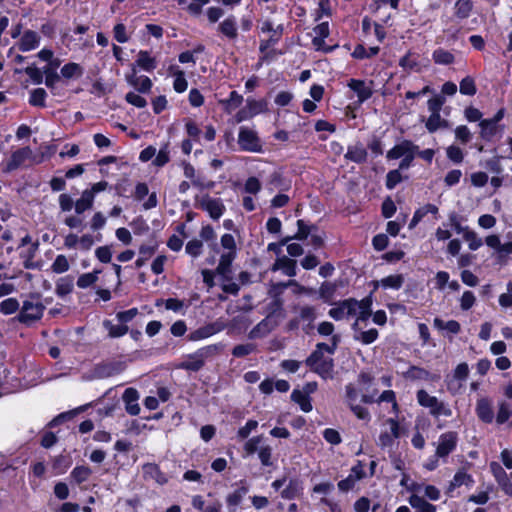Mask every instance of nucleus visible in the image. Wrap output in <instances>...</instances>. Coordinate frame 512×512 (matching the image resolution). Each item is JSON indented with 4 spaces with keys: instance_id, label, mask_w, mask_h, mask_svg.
I'll return each instance as SVG.
<instances>
[{
    "instance_id": "nucleus-1",
    "label": "nucleus",
    "mask_w": 512,
    "mask_h": 512,
    "mask_svg": "<svg viewBox=\"0 0 512 512\" xmlns=\"http://www.w3.org/2000/svg\"><path fill=\"white\" fill-rule=\"evenodd\" d=\"M324 348H317L307 357L305 364L309 369L323 379H332L334 372V359L332 355L326 356Z\"/></svg>"
},
{
    "instance_id": "nucleus-2",
    "label": "nucleus",
    "mask_w": 512,
    "mask_h": 512,
    "mask_svg": "<svg viewBox=\"0 0 512 512\" xmlns=\"http://www.w3.org/2000/svg\"><path fill=\"white\" fill-rule=\"evenodd\" d=\"M195 206L206 211L213 220H218L225 212V206L220 198H212L209 194L195 197Z\"/></svg>"
},
{
    "instance_id": "nucleus-3",
    "label": "nucleus",
    "mask_w": 512,
    "mask_h": 512,
    "mask_svg": "<svg viewBox=\"0 0 512 512\" xmlns=\"http://www.w3.org/2000/svg\"><path fill=\"white\" fill-rule=\"evenodd\" d=\"M44 310L45 306L39 300H25L21 311L17 316V320L23 324L30 325L31 323L41 319Z\"/></svg>"
},
{
    "instance_id": "nucleus-4",
    "label": "nucleus",
    "mask_w": 512,
    "mask_h": 512,
    "mask_svg": "<svg viewBox=\"0 0 512 512\" xmlns=\"http://www.w3.org/2000/svg\"><path fill=\"white\" fill-rule=\"evenodd\" d=\"M126 369L123 361H103L94 366L91 373L93 379H105L122 373Z\"/></svg>"
},
{
    "instance_id": "nucleus-5",
    "label": "nucleus",
    "mask_w": 512,
    "mask_h": 512,
    "mask_svg": "<svg viewBox=\"0 0 512 512\" xmlns=\"http://www.w3.org/2000/svg\"><path fill=\"white\" fill-rule=\"evenodd\" d=\"M417 400L421 406L429 408L433 416L451 415V410L447 408L444 403L440 402L435 396L429 395L425 390H419L417 392Z\"/></svg>"
},
{
    "instance_id": "nucleus-6",
    "label": "nucleus",
    "mask_w": 512,
    "mask_h": 512,
    "mask_svg": "<svg viewBox=\"0 0 512 512\" xmlns=\"http://www.w3.org/2000/svg\"><path fill=\"white\" fill-rule=\"evenodd\" d=\"M238 144L243 151L259 153L262 151V144L257 133L248 128L241 127L238 135Z\"/></svg>"
},
{
    "instance_id": "nucleus-7",
    "label": "nucleus",
    "mask_w": 512,
    "mask_h": 512,
    "mask_svg": "<svg viewBox=\"0 0 512 512\" xmlns=\"http://www.w3.org/2000/svg\"><path fill=\"white\" fill-rule=\"evenodd\" d=\"M458 434L454 431L443 433L439 437V443L436 448L435 457L446 458L457 446Z\"/></svg>"
},
{
    "instance_id": "nucleus-8",
    "label": "nucleus",
    "mask_w": 512,
    "mask_h": 512,
    "mask_svg": "<svg viewBox=\"0 0 512 512\" xmlns=\"http://www.w3.org/2000/svg\"><path fill=\"white\" fill-rule=\"evenodd\" d=\"M469 376V366L466 362L460 363L456 366L453 375L446 377L447 389L452 393H457L462 383L466 381Z\"/></svg>"
},
{
    "instance_id": "nucleus-9",
    "label": "nucleus",
    "mask_w": 512,
    "mask_h": 512,
    "mask_svg": "<svg viewBox=\"0 0 512 512\" xmlns=\"http://www.w3.org/2000/svg\"><path fill=\"white\" fill-rule=\"evenodd\" d=\"M490 470L504 493L512 497V482L503 467L497 462H491Z\"/></svg>"
},
{
    "instance_id": "nucleus-10",
    "label": "nucleus",
    "mask_w": 512,
    "mask_h": 512,
    "mask_svg": "<svg viewBox=\"0 0 512 512\" xmlns=\"http://www.w3.org/2000/svg\"><path fill=\"white\" fill-rule=\"evenodd\" d=\"M224 328V324L220 322L209 323L192 331L188 335V339L190 341H199L222 331Z\"/></svg>"
},
{
    "instance_id": "nucleus-11",
    "label": "nucleus",
    "mask_w": 512,
    "mask_h": 512,
    "mask_svg": "<svg viewBox=\"0 0 512 512\" xmlns=\"http://www.w3.org/2000/svg\"><path fill=\"white\" fill-rule=\"evenodd\" d=\"M386 423L390 425L391 432L385 431L379 435L378 445L381 448L392 447L394 439L400 437V427L398 421L393 418H389L386 420Z\"/></svg>"
},
{
    "instance_id": "nucleus-12",
    "label": "nucleus",
    "mask_w": 512,
    "mask_h": 512,
    "mask_svg": "<svg viewBox=\"0 0 512 512\" xmlns=\"http://www.w3.org/2000/svg\"><path fill=\"white\" fill-rule=\"evenodd\" d=\"M277 325V321L270 317H265L249 332L248 337L250 339L263 338L273 331Z\"/></svg>"
},
{
    "instance_id": "nucleus-13",
    "label": "nucleus",
    "mask_w": 512,
    "mask_h": 512,
    "mask_svg": "<svg viewBox=\"0 0 512 512\" xmlns=\"http://www.w3.org/2000/svg\"><path fill=\"white\" fill-rule=\"evenodd\" d=\"M122 399L125 403V409L128 414L136 416L140 413V406L137 403L139 393L135 388H127L122 395Z\"/></svg>"
},
{
    "instance_id": "nucleus-14",
    "label": "nucleus",
    "mask_w": 512,
    "mask_h": 512,
    "mask_svg": "<svg viewBox=\"0 0 512 512\" xmlns=\"http://www.w3.org/2000/svg\"><path fill=\"white\" fill-rule=\"evenodd\" d=\"M135 66L132 68V73L126 75V81L131 86L135 87L140 93H148L152 88V81L147 76L138 77Z\"/></svg>"
},
{
    "instance_id": "nucleus-15",
    "label": "nucleus",
    "mask_w": 512,
    "mask_h": 512,
    "mask_svg": "<svg viewBox=\"0 0 512 512\" xmlns=\"http://www.w3.org/2000/svg\"><path fill=\"white\" fill-rule=\"evenodd\" d=\"M418 151V146L415 145L410 140H403L400 144L395 145L392 149H390L386 157L388 160L399 159L409 154L410 152Z\"/></svg>"
},
{
    "instance_id": "nucleus-16",
    "label": "nucleus",
    "mask_w": 512,
    "mask_h": 512,
    "mask_svg": "<svg viewBox=\"0 0 512 512\" xmlns=\"http://www.w3.org/2000/svg\"><path fill=\"white\" fill-rule=\"evenodd\" d=\"M344 157L346 160L362 164L367 161L368 153L364 145L358 141L355 144L348 146Z\"/></svg>"
},
{
    "instance_id": "nucleus-17",
    "label": "nucleus",
    "mask_w": 512,
    "mask_h": 512,
    "mask_svg": "<svg viewBox=\"0 0 512 512\" xmlns=\"http://www.w3.org/2000/svg\"><path fill=\"white\" fill-rule=\"evenodd\" d=\"M476 414L478 418L484 423L490 424L493 422L494 411L492 403L488 398H481L477 401Z\"/></svg>"
},
{
    "instance_id": "nucleus-18",
    "label": "nucleus",
    "mask_w": 512,
    "mask_h": 512,
    "mask_svg": "<svg viewBox=\"0 0 512 512\" xmlns=\"http://www.w3.org/2000/svg\"><path fill=\"white\" fill-rule=\"evenodd\" d=\"M347 86L357 94L359 103L368 100L373 94L372 88L367 86L363 80L350 79Z\"/></svg>"
},
{
    "instance_id": "nucleus-19",
    "label": "nucleus",
    "mask_w": 512,
    "mask_h": 512,
    "mask_svg": "<svg viewBox=\"0 0 512 512\" xmlns=\"http://www.w3.org/2000/svg\"><path fill=\"white\" fill-rule=\"evenodd\" d=\"M40 36L33 30H26L18 44L19 50L27 52L33 50L39 46Z\"/></svg>"
},
{
    "instance_id": "nucleus-20",
    "label": "nucleus",
    "mask_w": 512,
    "mask_h": 512,
    "mask_svg": "<svg viewBox=\"0 0 512 512\" xmlns=\"http://www.w3.org/2000/svg\"><path fill=\"white\" fill-rule=\"evenodd\" d=\"M272 270L273 271L282 270V272L285 275H287L289 277H293L297 273V263L295 260H293L287 256H282L276 260V262L273 265Z\"/></svg>"
},
{
    "instance_id": "nucleus-21",
    "label": "nucleus",
    "mask_w": 512,
    "mask_h": 512,
    "mask_svg": "<svg viewBox=\"0 0 512 512\" xmlns=\"http://www.w3.org/2000/svg\"><path fill=\"white\" fill-rule=\"evenodd\" d=\"M143 475L146 479H152L160 485L166 484L167 476L160 470L155 463H147L143 466Z\"/></svg>"
},
{
    "instance_id": "nucleus-22",
    "label": "nucleus",
    "mask_w": 512,
    "mask_h": 512,
    "mask_svg": "<svg viewBox=\"0 0 512 512\" xmlns=\"http://www.w3.org/2000/svg\"><path fill=\"white\" fill-rule=\"evenodd\" d=\"M218 30L228 39H236L238 36L236 18L233 15L228 16L219 24Z\"/></svg>"
},
{
    "instance_id": "nucleus-23",
    "label": "nucleus",
    "mask_w": 512,
    "mask_h": 512,
    "mask_svg": "<svg viewBox=\"0 0 512 512\" xmlns=\"http://www.w3.org/2000/svg\"><path fill=\"white\" fill-rule=\"evenodd\" d=\"M31 150L29 147L20 148L14 151L11 155L10 161L7 164L8 170H15L21 166L25 160L30 156Z\"/></svg>"
},
{
    "instance_id": "nucleus-24",
    "label": "nucleus",
    "mask_w": 512,
    "mask_h": 512,
    "mask_svg": "<svg viewBox=\"0 0 512 512\" xmlns=\"http://www.w3.org/2000/svg\"><path fill=\"white\" fill-rule=\"evenodd\" d=\"M74 288V278L70 275L61 277L56 282L55 293L59 297L70 294Z\"/></svg>"
},
{
    "instance_id": "nucleus-25",
    "label": "nucleus",
    "mask_w": 512,
    "mask_h": 512,
    "mask_svg": "<svg viewBox=\"0 0 512 512\" xmlns=\"http://www.w3.org/2000/svg\"><path fill=\"white\" fill-rule=\"evenodd\" d=\"M409 504L416 509V512H436V506L427 502L423 497L412 494L409 497Z\"/></svg>"
},
{
    "instance_id": "nucleus-26",
    "label": "nucleus",
    "mask_w": 512,
    "mask_h": 512,
    "mask_svg": "<svg viewBox=\"0 0 512 512\" xmlns=\"http://www.w3.org/2000/svg\"><path fill=\"white\" fill-rule=\"evenodd\" d=\"M474 484V479L470 474H467L464 470H459L453 477V480L450 482L447 493L451 492L457 487L462 485L472 486Z\"/></svg>"
},
{
    "instance_id": "nucleus-27",
    "label": "nucleus",
    "mask_w": 512,
    "mask_h": 512,
    "mask_svg": "<svg viewBox=\"0 0 512 512\" xmlns=\"http://www.w3.org/2000/svg\"><path fill=\"white\" fill-rule=\"evenodd\" d=\"M94 197L86 189L82 192L81 197L75 202V212L80 215L93 207Z\"/></svg>"
},
{
    "instance_id": "nucleus-28",
    "label": "nucleus",
    "mask_w": 512,
    "mask_h": 512,
    "mask_svg": "<svg viewBox=\"0 0 512 512\" xmlns=\"http://www.w3.org/2000/svg\"><path fill=\"white\" fill-rule=\"evenodd\" d=\"M301 491V482L298 479H290L287 486L281 491V497L286 500H292L298 497Z\"/></svg>"
},
{
    "instance_id": "nucleus-29",
    "label": "nucleus",
    "mask_w": 512,
    "mask_h": 512,
    "mask_svg": "<svg viewBox=\"0 0 512 512\" xmlns=\"http://www.w3.org/2000/svg\"><path fill=\"white\" fill-rule=\"evenodd\" d=\"M291 400L297 403L303 412L308 413L312 410L310 397L299 389H294L292 391Z\"/></svg>"
},
{
    "instance_id": "nucleus-30",
    "label": "nucleus",
    "mask_w": 512,
    "mask_h": 512,
    "mask_svg": "<svg viewBox=\"0 0 512 512\" xmlns=\"http://www.w3.org/2000/svg\"><path fill=\"white\" fill-rule=\"evenodd\" d=\"M496 422L500 425L508 422V426L512 428V411L510 409V404L506 401H502L499 404Z\"/></svg>"
},
{
    "instance_id": "nucleus-31",
    "label": "nucleus",
    "mask_w": 512,
    "mask_h": 512,
    "mask_svg": "<svg viewBox=\"0 0 512 512\" xmlns=\"http://www.w3.org/2000/svg\"><path fill=\"white\" fill-rule=\"evenodd\" d=\"M103 327L108 331V336L110 338H118L124 336L129 328L127 325L121 324H113L110 320L103 321Z\"/></svg>"
},
{
    "instance_id": "nucleus-32",
    "label": "nucleus",
    "mask_w": 512,
    "mask_h": 512,
    "mask_svg": "<svg viewBox=\"0 0 512 512\" xmlns=\"http://www.w3.org/2000/svg\"><path fill=\"white\" fill-rule=\"evenodd\" d=\"M430 133L436 132L439 128H447L448 121L441 118L440 113H431L425 124Z\"/></svg>"
},
{
    "instance_id": "nucleus-33",
    "label": "nucleus",
    "mask_w": 512,
    "mask_h": 512,
    "mask_svg": "<svg viewBox=\"0 0 512 512\" xmlns=\"http://www.w3.org/2000/svg\"><path fill=\"white\" fill-rule=\"evenodd\" d=\"M404 378L409 380H429L430 372L418 366H410L409 369L403 373Z\"/></svg>"
},
{
    "instance_id": "nucleus-34",
    "label": "nucleus",
    "mask_w": 512,
    "mask_h": 512,
    "mask_svg": "<svg viewBox=\"0 0 512 512\" xmlns=\"http://www.w3.org/2000/svg\"><path fill=\"white\" fill-rule=\"evenodd\" d=\"M479 126L481 129L480 136L485 141H490L497 132V125L489 119L481 120Z\"/></svg>"
},
{
    "instance_id": "nucleus-35",
    "label": "nucleus",
    "mask_w": 512,
    "mask_h": 512,
    "mask_svg": "<svg viewBox=\"0 0 512 512\" xmlns=\"http://www.w3.org/2000/svg\"><path fill=\"white\" fill-rule=\"evenodd\" d=\"M136 64L148 72L153 71L157 66L155 58L150 57L147 51H140L138 53Z\"/></svg>"
},
{
    "instance_id": "nucleus-36",
    "label": "nucleus",
    "mask_w": 512,
    "mask_h": 512,
    "mask_svg": "<svg viewBox=\"0 0 512 512\" xmlns=\"http://www.w3.org/2000/svg\"><path fill=\"white\" fill-rule=\"evenodd\" d=\"M433 325L438 330H447L451 334H458L461 330V326L456 320H449L444 322L442 319L436 317L433 321Z\"/></svg>"
},
{
    "instance_id": "nucleus-37",
    "label": "nucleus",
    "mask_w": 512,
    "mask_h": 512,
    "mask_svg": "<svg viewBox=\"0 0 512 512\" xmlns=\"http://www.w3.org/2000/svg\"><path fill=\"white\" fill-rule=\"evenodd\" d=\"M236 256V252H227L221 255L216 271L220 275H226L230 272L231 264Z\"/></svg>"
},
{
    "instance_id": "nucleus-38",
    "label": "nucleus",
    "mask_w": 512,
    "mask_h": 512,
    "mask_svg": "<svg viewBox=\"0 0 512 512\" xmlns=\"http://www.w3.org/2000/svg\"><path fill=\"white\" fill-rule=\"evenodd\" d=\"M242 102L243 96L235 90L230 92L228 99L221 101L227 113H231L233 110L238 108Z\"/></svg>"
},
{
    "instance_id": "nucleus-39",
    "label": "nucleus",
    "mask_w": 512,
    "mask_h": 512,
    "mask_svg": "<svg viewBox=\"0 0 512 512\" xmlns=\"http://www.w3.org/2000/svg\"><path fill=\"white\" fill-rule=\"evenodd\" d=\"M473 9V2L471 0H458L455 3V16L459 19H466L469 17Z\"/></svg>"
},
{
    "instance_id": "nucleus-40",
    "label": "nucleus",
    "mask_w": 512,
    "mask_h": 512,
    "mask_svg": "<svg viewBox=\"0 0 512 512\" xmlns=\"http://www.w3.org/2000/svg\"><path fill=\"white\" fill-rule=\"evenodd\" d=\"M432 58L436 64H441V65L452 64L455 60L454 55L451 52H449L443 48H438V49L434 50V52L432 54Z\"/></svg>"
},
{
    "instance_id": "nucleus-41",
    "label": "nucleus",
    "mask_w": 512,
    "mask_h": 512,
    "mask_svg": "<svg viewBox=\"0 0 512 512\" xmlns=\"http://www.w3.org/2000/svg\"><path fill=\"white\" fill-rule=\"evenodd\" d=\"M204 365L203 360L196 357V353H193L188 355L187 359L181 363L180 367L188 371L197 372L202 369Z\"/></svg>"
},
{
    "instance_id": "nucleus-42",
    "label": "nucleus",
    "mask_w": 512,
    "mask_h": 512,
    "mask_svg": "<svg viewBox=\"0 0 512 512\" xmlns=\"http://www.w3.org/2000/svg\"><path fill=\"white\" fill-rule=\"evenodd\" d=\"M404 283V277L401 274L397 275H389L383 279H381L380 284L383 288L388 289H395L398 290L402 287Z\"/></svg>"
},
{
    "instance_id": "nucleus-43",
    "label": "nucleus",
    "mask_w": 512,
    "mask_h": 512,
    "mask_svg": "<svg viewBox=\"0 0 512 512\" xmlns=\"http://www.w3.org/2000/svg\"><path fill=\"white\" fill-rule=\"evenodd\" d=\"M99 273H101V270H94L91 273L80 275L77 280V286L82 289L92 286L97 282Z\"/></svg>"
},
{
    "instance_id": "nucleus-44",
    "label": "nucleus",
    "mask_w": 512,
    "mask_h": 512,
    "mask_svg": "<svg viewBox=\"0 0 512 512\" xmlns=\"http://www.w3.org/2000/svg\"><path fill=\"white\" fill-rule=\"evenodd\" d=\"M91 474L92 470L88 466H76L71 472V477L77 484H81L87 481Z\"/></svg>"
},
{
    "instance_id": "nucleus-45",
    "label": "nucleus",
    "mask_w": 512,
    "mask_h": 512,
    "mask_svg": "<svg viewBox=\"0 0 512 512\" xmlns=\"http://www.w3.org/2000/svg\"><path fill=\"white\" fill-rule=\"evenodd\" d=\"M82 74H83L82 67L79 64L74 63V62L65 64L61 68V75L67 79H70L73 77H80Z\"/></svg>"
},
{
    "instance_id": "nucleus-46",
    "label": "nucleus",
    "mask_w": 512,
    "mask_h": 512,
    "mask_svg": "<svg viewBox=\"0 0 512 512\" xmlns=\"http://www.w3.org/2000/svg\"><path fill=\"white\" fill-rule=\"evenodd\" d=\"M248 487L242 485L238 489H236L234 492L230 493L227 498L226 502L229 506H238L241 502L243 497L247 494Z\"/></svg>"
},
{
    "instance_id": "nucleus-47",
    "label": "nucleus",
    "mask_w": 512,
    "mask_h": 512,
    "mask_svg": "<svg viewBox=\"0 0 512 512\" xmlns=\"http://www.w3.org/2000/svg\"><path fill=\"white\" fill-rule=\"evenodd\" d=\"M47 93L43 88H36L31 91L29 103L32 106L45 107Z\"/></svg>"
},
{
    "instance_id": "nucleus-48",
    "label": "nucleus",
    "mask_w": 512,
    "mask_h": 512,
    "mask_svg": "<svg viewBox=\"0 0 512 512\" xmlns=\"http://www.w3.org/2000/svg\"><path fill=\"white\" fill-rule=\"evenodd\" d=\"M460 93L463 95L473 96L477 92L475 81L471 76H466L460 82Z\"/></svg>"
},
{
    "instance_id": "nucleus-49",
    "label": "nucleus",
    "mask_w": 512,
    "mask_h": 512,
    "mask_svg": "<svg viewBox=\"0 0 512 512\" xmlns=\"http://www.w3.org/2000/svg\"><path fill=\"white\" fill-rule=\"evenodd\" d=\"M283 304L284 301L282 298L272 299V301L267 305L268 314L266 317L274 319V317L281 316L283 312Z\"/></svg>"
},
{
    "instance_id": "nucleus-50",
    "label": "nucleus",
    "mask_w": 512,
    "mask_h": 512,
    "mask_svg": "<svg viewBox=\"0 0 512 512\" xmlns=\"http://www.w3.org/2000/svg\"><path fill=\"white\" fill-rule=\"evenodd\" d=\"M463 238H464L465 241L468 242L469 249L472 250V251L477 250L478 248H480L483 245V242H482L481 238H479L477 236V234L474 231L470 230V229H467L463 233Z\"/></svg>"
},
{
    "instance_id": "nucleus-51",
    "label": "nucleus",
    "mask_w": 512,
    "mask_h": 512,
    "mask_svg": "<svg viewBox=\"0 0 512 512\" xmlns=\"http://www.w3.org/2000/svg\"><path fill=\"white\" fill-rule=\"evenodd\" d=\"M298 231L293 236L290 237L291 239H297V240H305L309 236V234L316 229L315 226L307 225L304 220H298L297 221Z\"/></svg>"
},
{
    "instance_id": "nucleus-52",
    "label": "nucleus",
    "mask_w": 512,
    "mask_h": 512,
    "mask_svg": "<svg viewBox=\"0 0 512 512\" xmlns=\"http://www.w3.org/2000/svg\"><path fill=\"white\" fill-rule=\"evenodd\" d=\"M266 102L263 100H255L248 98L246 100V108L249 110L252 117L263 112L265 110Z\"/></svg>"
},
{
    "instance_id": "nucleus-53",
    "label": "nucleus",
    "mask_w": 512,
    "mask_h": 512,
    "mask_svg": "<svg viewBox=\"0 0 512 512\" xmlns=\"http://www.w3.org/2000/svg\"><path fill=\"white\" fill-rule=\"evenodd\" d=\"M69 267H70L69 262H68L66 256L60 254L55 258V260L51 266V269L54 273L61 274V273L68 271Z\"/></svg>"
},
{
    "instance_id": "nucleus-54",
    "label": "nucleus",
    "mask_w": 512,
    "mask_h": 512,
    "mask_svg": "<svg viewBox=\"0 0 512 512\" xmlns=\"http://www.w3.org/2000/svg\"><path fill=\"white\" fill-rule=\"evenodd\" d=\"M19 309V302L15 298H8L0 303V312L9 315L15 313Z\"/></svg>"
},
{
    "instance_id": "nucleus-55",
    "label": "nucleus",
    "mask_w": 512,
    "mask_h": 512,
    "mask_svg": "<svg viewBox=\"0 0 512 512\" xmlns=\"http://www.w3.org/2000/svg\"><path fill=\"white\" fill-rule=\"evenodd\" d=\"M256 350V345L254 343L247 344H239L236 345L232 350V355L234 357L240 358L249 355L250 353Z\"/></svg>"
},
{
    "instance_id": "nucleus-56",
    "label": "nucleus",
    "mask_w": 512,
    "mask_h": 512,
    "mask_svg": "<svg viewBox=\"0 0 512 512\" xmlns=\"http://www.w3.org/2000/svg\"><path fill=\"white\" fill-rule=\"evenodd\" d=\"M258 457L263 466L269 467L273 465L272 448L269 445L260 447Z\"/></svg>"
},
{
    "instance_id": "nucleus-57",
    "label": "nucleus",
    "mask_w": 512,
    "mask_h": 512,
    "mask_svg": "<svg viewBox=\"0 0 512 512\" xmlns=\"http://www.w3.org/2000/svg\"><path fill=\"white\" fill-rule=\"evenodd\" d=\"M263 441V436L262 435H259V436H255V437H252L250 438L245 444H244V451L248 454V455H252L256 452L259 451L260 449V444L262 443Z\"/></svg>"
},
{
    "instance_id": "nucleus-58",
    "label": "nucleus",
    "mask_w": 512,
    "mask_h": 512,
    "mask_svg": "<svg viewBox=\"0 0 512 512\" xmlns=\"http://www.w3.org/2000/svg\"><path fill=\"white\" fill-rule=\"evenodd\" d=\"M218 350H219V346L214 344V345H208L206 347L200 348L195 353H196V357L202 359L203 363L205 364V361L208 358L215 355L218 352Z\"/></svg>"
},
{
    "instance_id": "nucleus-59",
    "label": "nucleus",
    "mask_w": 512,
    "mask_h": 512,
    "mask_svg": "<svg viewBox=\"0 0 512 512\" xmlns=\"http://www.w3.org/2000/svg\"><path fill=\"white\" fill-rule=\"evenodd\" d=\"M445 101L446 99L443 95H436L435 97L430 98L427 102L428 110L431 113H440Z\"/></svg>"
},
{
    "instance_id": "nucleus-60",
    "label": "nucleus",
    "mask_w": 512,
    "mask_h": 512,
    "mask_svg": "<svg viewBox=\"0 0 512 512\" xmlns=\"http://www.w3.org/2000/svg\"><path fill=\"white\" fill-rule=\"evenodd\" d=\"M58 202L62 212H70L73 207L75 208V202L73 198L67 193L60 194Z\"/></svg>"
},
{
    "instance_id": "nucleus-61",
    "label": "nucleus",
    "mask_w": 512,
    "mask_h": 512,
    "mask_svg": "<svg viewBox=\"0 0 512 512\" xmlns=\"http://www.w3.org/2000/svg\"><path fill=\"white\" fill-rule=\"evenodd\" d=\"M316 319L315 308L312 306H303L299 308V320L312 323Z\"/></svg>"
},
{
    "instance_id": "nucleus-62",
    "label": "nucleus",
    "mask_w": 512,
    "mask_h": 512,
    "mask_svg": "<svg viewBox=\"0 0 512 512\" xmlns=\"http://www.w3.org/2000/svg\"><path fill=\"white\" fill-rule=\"evenodd\" d=\"M447 157L454 163L459 164L463 161L464 155L460 147L451 145L446 149Z\"/></svg>"
},
{
    "instance_id": "nucleus-63",
    "label": "nucleus",
    "mask_w": 512,
    "mask_h": 512,
    "mask_svg": "<svg viewBox=\"0 0 512 512\" xmlns=\"http://www.w3.org/2000/svg\"><path fill=\"white\" fill-rule=\"evenodd\" d=\"M202 247V241L193 239L186 244L185 250L187 254L193 257H198L202 253Z\"/></svg>"
},
{
    "instance_id": "nucleus-64",
    "label": "nucleus",
    "mask_w": 512,
    "mask_h": 512,
    "mask_svg": "<svg viewBox=\"0 0 512 512\" xmlns=\"http://www.w3.org/2000/svg\"><path fill=\"white\" fill-rule=\"evenodd\" d=\"M402 181L401 173L398 169L391 170L386 175V187L391 190Z\"/></svg>"
}]
</instances>
